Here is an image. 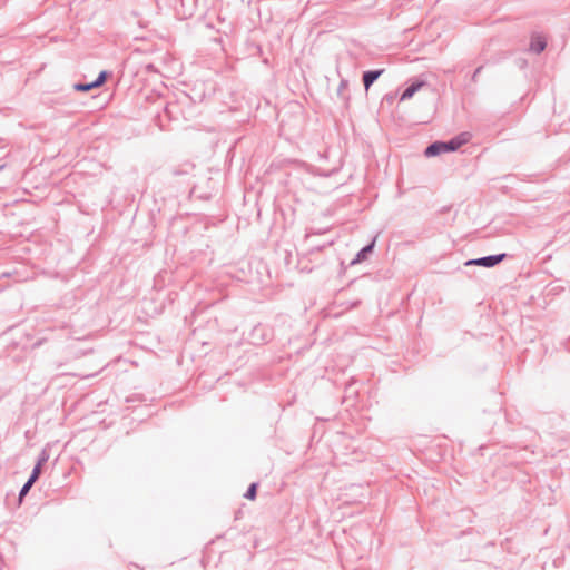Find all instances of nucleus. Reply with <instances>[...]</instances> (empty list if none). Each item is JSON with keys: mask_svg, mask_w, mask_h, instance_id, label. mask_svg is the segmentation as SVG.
<instances>
[{"mask_svg": "<svg viewBox=\"0 0 570 570\" xmlns=\"http://www.w3.org/2000/svg\"><path fill=\"white\" fill-rule=\"evenodd\" d=\"M384 72V69L368 70L363 73V85L367 90L377 78Z\"/></svg>", "mask_w": 570, "mask_h": 570, "instance_id": "nucleus-5", "label": "nucleus"}, {"mask_svg": "<svg viewBox=\"0 0 570 570\" xmlns=\"http://www.w3.org/2000/svg\"><path fill=\"white\" fill-rule=\"evenodd\" d=\"M164 116L168 120H178L183 116L181 106L178 101H169L164 107Z\"/></svg>", "mask_w": 570, "mask_h": 570, "instance_id": "nucleus-3", "label": "nucleus"}, {"mask_svg": "<svg viewBox=\"0 0 570 570\" xmlns=\"http://www.w3.org/2000/svg\"><path fill=\"white\" fill-rule=\"evenodd\" d=\"M161 117H163V116H161L160 114H158V115H157V118H158V120H159L158 126H159V128H160V129H165V125L163 124Z\"/></svg>", "mask_w": 570, "mask_h": 570, "instance_id": "nucleus-17", "label": "nucleus"}, {"mask_svg": "<svg viewBox=\"0 0 570 570\" xmlns=\"http://www.w3.org/2000/svg\"><path fill=\"white\" fill-rule=\"evenodd\" d=\"M360 304H361V301H355V302L345 303L343 305L345 306L346 309H352V308L357 307Z\"/></svg>", "mask_w": 570, "mask_h": 570, "instance_id": "nucleus-14", "label": "nucleus"}, {"mask_svg": "<svg viewBox=\"0 0 570 570\" xmlns=\"http://www.w3.org/2000/svg\"><path fill=\"white\" fill-rule=\"evenodd\" d=\"M547 47L546 38L540 33H533L529 46V51L533 53H541Z\"/></svg>", "mask_w": 570, "mask_h": 570, "instance_id": "nucleus-4", "label": "nucleus"}, {"mask_svg": "<svg viewBox=\"0 0 570 570\" xmlns=\"http://www.w3.org/2000/svg\"><path fill=\"white\" fill-rule=\"evenodd\" d=\"M424 85L423 81L411 83L401 95V101L407 100Z\"/></svg>", "mask_w": 570, "mask_h": 570, "instance_id": "nucleus-7", "label": "nucleus"}, {"mask_svg": "<svg viewBox=\"0 0 570 570\" xmlns=\"http://www.w3.org/2000/svg\"><path fill=\"white\" fill-rule=\"evenodd\" d=\"M73 89L76 91H89L95 88L92 87L91 82H88V83L78 82V83L73 85Z\"/></svg>", "mask_w": 570, "mask_h": 570, "instance_id": "nucleus-10", "label": "nucleus"}, {"mask_svg": "<svg viewBox=\"0 0 570 570\" xmlns=\"http://www.w3.org/2000/svg\"><path fill=\"white\" fill-rule=\"evenodd\" d=\"M346 87H347V81L342 80L341 83H340V87H338V92L344 90Z\"/></svg>", "mask_w": 570, "mask_h": 570, "instance_id": "nucleus-16", "label": "nucleus"}, {"mask_svg": "<svg viewBox=\"0 0 570 570\" xmlns=\"http://www.w3.org/2000/svg\"><path fill=\"white\" fill-rule=\"evenodd\" d=\"M374 243L375 240H373L371 244L364 246L361 250H358L356 256L352 259L351 265H355L366 259L367 255L373 252Z\"/></svg>", "mask_w": 570, "mask_h": 570, "instance_id": "nucleus-6", "label": "nucleus"}, {"mask_svg": "<svg viewBox=\"0 0 570 570\" xmlns=\"http://www.w3.org/2000/svg\"><path fill=\"white\" fill-rule=\"evenodd\" d=\"M469 140L466 134H461L449 141H434L424 151L426 157H435L444 153L455 151Z\"/></svg>", "mask_w": 570, "mask_h": 570, "instance_id": "nucleus-1", "label": "nucleus"}, {"mask_svg": "<svg viewBox=\"0 0 570 570\" xmlns=\"http://www.w3.org/2000/svg\"><path fill=\"white\" fill-rule=\"evenodd\" d=\"M507 257V254H497V255H489L480 258L470 259L466 262V265H476V266H483V267H493L501 263Z\"/></svg>", "mask_w": 570, "mask_h": 570, "instance_id": "nucleus-2", "label": "nucleus"}, {"mask_svg": "<svg viewBox=\"0 0 570 570\" xmlns=\"http://www.w3.org/2000/svg\"><path fill=\"white\" fill-rule=\"evenodd\" d=\"M312 234H313L312 232H308V233L306 234V238H308Z\"/></svg>", "mask_w": 570, "mask_h": 570, "instance_id": "nucleus-18", "label": "nucleus"}, {"mask_svg": "<svg viewBox=\"0 0 570 570\" xmlns=\"http://www.w3.org/2000/svg\"><path fill=\"white\" fill-rule=\"evenodd\" d=\"M257 487L258 484L256 482L252 483L248 487L247 491L245 492L244 498L248 500H254L257 495Z\"/></svg>", "mask_w": 570, "mask_h": 570, "instance_id": "nucleus-8", "label": "nucleus"}, {"mask_svg": "<svg viewBox=\"0 0 570 570\" xmlns=\"http://www.w3.org/2000/svg\"><path fill=\"white\" fill-rule=\"evenodd\" d=\"M108 77V72L106 70L101 71L98 77L96 78V80L91 81V85L94 88H98L100 86H102L106 81Z\"/></svg>", "mask_w": 570, "mask_h": 570, "instance_id": "nucleus-9", "label": "nucleus"}, {"mask_svg": "<svg viewBox=\"0 0 570 570\" xmlns=\"http://www.w3.org/2000/svg\"><path fill=\"white\" fill-rule=\"evenodd\" d=\"M482 68H483V67H482V66H480V67H478V68L474 70V72H473V75H472V78H471V80H472L473 82H476L478 77H479V75H480V72H481V70H482Z\"/></svg>", "mask_w": 570, "mask_h": 570, "instance_id": "nucleus-15", "label": "nucleus"}, {"mask_svg": "<svg viewBox=\"0 0 570 570\" xmlns=\"http://www.w3.org/2000/svg\"><path fill=\"white\" fill-rule=\"evenodd\" d=\"M32 485L33 483L27 480V482L20 489L19 498L22 499L29 492Z\"/></svg>", "mask_w": 570, "mask_h": 570, "instance_id": "nucleus-13", "label": "nucleus"}, {"mask_svg": "<svg viewBox=\"0 0 570 570\" xmlns=\"http://www.w3.org/2000/svg\"><path fill=\"white\" fill-rule=\"evenodd\" d=\"M49 460V453L46 449H42L37 461V465L42 466Z\"/></svg>", "mask_w": 570, "mask_h": 570, "instance_id": "nucleus-11", "label": "nucleus"}, {"mask_svg": "<svg viewBox=\"0 0 570 570\" xmlns=\"http://www.w3.org/2000/svg\"><path fill=\"white\" fill-rule=\"evenodd\" d=\"M41 473V466L35 465L28 481L35 483Z\"/></svg>", "mask_w": 570, "mask_h": 570, "instance_id": "nucleus-12", "label": "nucleus"}]
</instances>
